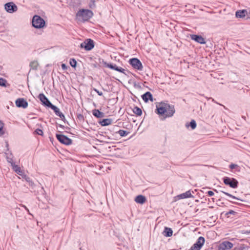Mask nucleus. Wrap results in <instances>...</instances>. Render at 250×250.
<instances>
[{
	"mask_svg": "<svg viewBox=\"0 0 250 250\" xmlns=\"http://www.w3.org/2000/svg\"><path fill=\"white\" fill-rule=\"evenodd\" d=\"M190 38L198 43H199L200 44H205L206 43V42L205 41L204 38L201 36V35H190Z\"/></svg>",
	"mask_w": 250,
	"mask_h": 250,
	"instance_id": "12",
	"label": "nucleus"
},
{
	"mask_svg": "<svg viewBox=\"0 0 250 250\" xmlns=\"http://www.w3.org/2000/svg\"><path fill=\"white\" fill-rule=\"evenodd\" d=\"M39 65V63L37 61H32L29 64L30 70H37L38 68Z\"/></svg>",
	"mask_w": 250,
	"mask_h": 250,
	"instance_id": "20",
	"label": "nucleus"
},
{
	"mask_svg": "<svg viewBox=\"0 0 250 250\" xmlns=\"http://www.w3.org/2000/svg\"><path fill=\"white\" fill-rule=\"evenodd\" d=\"M205 238L202 236H200L198 238L195 243L198 244L199 246L202 247L205 243Z\"/></svg>",
	"mask_w": 250,
	"mask_h": 250,
	"instance_id": "27",
	"label": "nucleus"
},
{
	"mask_svg": "<svg viewBox=\"0 0 250 250\" xmlns=\"http://www.w3.org/2000/svg\"><path fill=\"white\" fill-rule=\"evenodd\" d=\"M104 64L106 67L109 68L111 69L117 70L119 67L116 64H113L111 63H108L106 62H104Z\"/></svg>",
	"mask_w": 250,
	"mask_h": 250,
	"instance_id": "25",
	"label": "nucleus"
},
{
	"mask_svg": "<svg viewBox=\"0 0 250 250\" xmlns=\"http://www.w3.org/2000/svg\"><path fill=\"white\" fill-rule=\"evenodd\" d=\"M56 137L60 143L64 145H70L72 143V141L71 139L64 135L57 134Z\"/></svg>",
	"mask_w": 250,
	"mask_h": 250,
	"instance_id": "6",
	"label": "nucleus"
},
{
	"mask_svg": "<svg viewBox=\"0 0 250 250\" xmlns=\"http://www.w3.org/2000/svg\"><path fill=\"white\" fill-rule=\"evenodd\" d=\"M112 121L111 119H104L100 122V124L102 126H106L110 125Z\"/></svg>",
	"mask_w": 250,
	"mask_h": 250,
	"instance_id": "23",
	"label": "nucleus"
},
{
	"mask_svg": "<svg viewBox=\"0 0 250 250\" xmlns=\"http://www.w3.org/2000/svg\"><path fill=\"white\" fill-rule=\"evenodd\" d=\"M233 247V244L229 241H224L219 245V248L221 250H229Z\"/></svg>",
	"mask_w": 250,
	"mask_h": 250,
	"instance_id": "11",
	"label": "nucleus"
},
{
	"mask_svg": "<svg viewBox=\"0 0 250 250\" xmlns=\"http://www.w3.org/2000/svg\"><path fill=\"white\" fill-rule=\"evenodd\" d=\"M22 207H23L27 211V212L29 214H31L29 212V210L28 209V208L24 205H22Z\"/></svg>",
	"mask_w": 250,
	"mask_h": 250,
	"instance_id": "43",
	"label": "nucleus"
},
{
	"mask_svg": "<svg viewBox=\"0 0 250 250\" xmlns=\"http://www.w3.org/2000/svg\"><path fill=\"white\" fill-rule=\"evenodd\" d=\"M6 81L3 79L0 78V86H6Z\"/></svg>",
	"mask_w": 250,
	"mask_h": 250,
	"instance_id": "37",
	"label": "nucleus"
},
{
	"mask_svg": "<svg viewBox=\"0 0 250 250\" xmlns=\"http://www.w3.org/2000/svg\"><path fill=\"white\" fill-rule=\"evenodd\" d=\"M201 248L198 244L195 243L188 250H200Z\"/></svg>",
	"mask_w": 250,
	"mask_h": 250,
	"instance_id": "32",
	"label": "nucleus"
},
{
	"mask_svg": "<svg viewBox=\"0 0 250 250\" xmlns=\"http://www.w3.org/2000/svg\"><path fill=\"white\" fill-rule=\"evenodd\" d=\"M129 63L133 68L138 70H142L143 65L141 61L137 58H132L129 60Z\"/></svg>",
	"mask_w": 250,
	"mask_h": 250,
	"instance_id": "7",
	"label": "nucleus"
},
{
	"mask_svg": "<svg viewBox=\"0 0 250 250\" xmlns=\"http://www.w3.org/2000/svg\"><path fill=\"white\" fill-rule=\"evenodd\" d=\"M157 105V114L159 118L162 121L167 118L172 117L175 113L174 106L170 105L167 102H161Z\"/></svg>",
	"mask_w": 250,
	"mask_h": 250,
	"instance_id": "1",
	"label": "nucleus"
},
{
	"mask_svg": "<svg viewBox=\"0 0 250 250\" xmlns=\"http://www.w3.org/2000/svg\"><path fill=\"white\" fill-rule=\"evenodd\" d=\"M116 71L125 74V69L122 67H119Z\"/></svg>",
	"mask_w": 250,
	"mask_h": 250,
	"instance_id": "40",
	"label": "nucleus"
},
{
	"mask_svg": "<svg viewBox=\"0 0 250 250\" xmlns=\"http://www.w3.org/2000/svg\"><path fill=\"white\" fill-rule=\"evenodd\" d=\"M224 183L232 188H236L238 186V181L234 178L224 177L223 178Z\"/></svg>",
	"mask_w": 250,
	"mask_h": 250,
	"instance_id": "4",
	"label": "nucleus"
},
{
	"mask_svg": "<svg viewBox=\"0 0 250 250\" xmlns=\"http://www.w3.org/2000/svg\"><path fill=\"white\" fill-rule=\"evenodd\" d=\"M38 98L42 103V104L46 106L51 108V107L53 105L43 93L40 94Z\"/></svg>",
	"mask_w": 250,
	"mask_h": 250,
	"instance_id": "9",
	"label": "nucleus"
},
{
	"mask_svg": "<svg viewBox=\"0 0 250 250\" xmlns=\"http://www.w3.org/2000/svg\"><path fill=\"white\" fill-rule=\"evenodd\" d=\"M250 248V247L245 244H241L239 248V250H249Z\"/></svg>",
	"mask_w": 250,
	"mask_h": 250,
	"instance_id": "35",
	"label": "nucleus"
},
{
	"mask_svg": "<svg viewBox=\"0 0 250 250\" xmlns=\"http://www.w3.org/2000/svg\"><path fill=\"white\" fill-rule=\"evenodd\" d=\"M94 47V41L90 39H87L80 44V47L84 48L86 51L92 50Z\"/></svg>",
	"mask_w": 250,
	"mask_h": 250,
	"instance_id": "5",
	"label": "nucleus"
},
{
	"mask_svg": "<svg viewBox=\"0 0 250 250\" xmlns=\"http://www.w3.org/2000/svg\"><path fill=\"white\" fill-rule=\"evenodd\" d=\"M187 126H190L192 129H194L196 127V123L195 120H192L189 125H186Z\"/></svg>",
	"mask_w": 250,
	"mask_h": 250,
	"instance_id": "30",
	"label": "nucleus"
},
{
	"mask_svg": "<svg viewBox=\"0 0 250 250\" xmlns=\"http://www.w3.org/2000/svg\"><path fill=\"white\" fill-rule=\"evenodd\" d=\"M178 197L179 199H185L189 197H193L192 195L190 190H188L185 193H182L178 195Z\"/></svg>",
	"mask_w": 250,
	"mask_h": 250,
	"instance_id": "19",
	"label": "nucleus"
},
{
	"mask_svg": "<svg viewBox=\"0 0 250 250\" xmlns=\"http://www.w3.org/2000/svg\"><path fill=\"white\" fill-rule=\"evenodd\" d=\"M247 9L248 13V17L250 18V7H248Z\"/></svg>",
	"mask_w": 250,
	"mask_h": 250,
	"instance_id": "44",
	"label": "nucleus"
},
{
	"mask_svg": "<svg viewBox=\"0 0 250 250\" xmlns=\"http://www.w3.org/2000/svg\"><path fill=\"white\" fill-rule=\"evenodd\" d=\"M55 112V114L57 116L60 117V118L64 122L65 118V116L63 113H62L60 111L59 108H58L56 106L53 105L51 108Z\"/></svg>",
	"mask_w": 250,
	"mask_h": 250,
	"instance_id": "13",
	"label": "nucleus"
},
{
	"mask_svg": "<svg viewBox=\"0 0 250 250\" xmlns=\"http://www.w3.org/2000/svg\"><path fill=\"white\" fill-rule=\"evenodd\" d=\"M4 8L9 13H13L18 10L17 6L13 2H10L5 4Z\"/></svg>",
	"mask_w": 250,
	"mask_h": 250,
	"instance_id": "8",
	"label": "nucleus"
},
{
	"mask_svg": "<svg viewBox=\"0 0 250 250\" xmlns=\"http://www.w3.org/2000/svg\"><path fill=\"white\" fill-rule=\"evenodd\" d=\"M97 93L98 94V95L99 96H102L103 95V93L101 92V91H98Z\"/></svg>",
	"mask_w": 250,
	"mask_h": 250,
	"instance_id": "45",
	"label": "nucleus"
},
{
	"mask_svg": "<svg viewBox=\"0 0 250 250\" xmlns=\"http://www.w3.org/2000/svg\"><path fill=\"white\" fill-rule=\"evenodd\" d=\"M156 228V224L155 226V229Z\"/></svg>",
	"mask_w": 250,
	"mask_h": 250,
	"instance_id": "52",
	"label": "nucleus"
},
{
	"mask_svg": "<svg viewBox=\"0 0 250 250\" xmlns=\"http://www.w3.org/2000/svg\"><path fill=\"white\" fill-rule=\"evenodd\" d=\"M93 90L95 91L96 93L97 92V91H98V89H97L96 88H93Z\"/></svg>",
	"mask_w": 250,
	"mask_h": 250,
	"instance_id": "48",
	"label": "nucleus"
},
{
	"mask_svg": "<svg viewBox=\"0 0 250 250\" xmlns=\"http://www.w3.org/2000/svg\"><path fill=\"white\" fill-rule=\"evenodd\" d=\"M6 159L8 163L12 164V163H14L13 161V155L11 152L5 153Z\"/></svg>",
	"mask_w": 250,
	"mask_h": 250,
	"instance_id": "21",
	"label": "nucleus"
},
{
	"mask_svg": "<svg viewBox=\"0 0 250 250\" xmlns=\"http://www.w3.org/2000/svg\"><path fill=\"white\" fill-rule=\"evenodd\" d=\"M155 112L156 113V109H155Z\"/></svg>",
	"mask_w": 250,
	"mask_h": 250,
	"instance_id": "51",
	"label": "nucleus"
},
{
	"mask_svg": "<svg viewBox=\"0 0 250 250\" xmlns=\"http://www.w3.org/2000/svg\"><path fill=\"white\" fill-rule=\"evenodd\" d=\"M21 176L28 183L29 185L30 186L33 187L34 186V182L32 181V180L30 179V177H29L28 176L24 174H23V175Z\"/></svg>",
	"mask_w": 250,
	"mask_h": 250,
	"instance_id": "24",
	"label": "nucleus"
},
{
	"mask_svg": "<svg viewBox=\"0 0 250 250\" xmlns=\"http://www.w3.org/2000/svg\"><path fill=\"white\" fill-rule=\"evenodd\" d=\"M61 66H62V68L63 70H65L67 69V66H66V65L64 63H62V64L61 65Z\"/></svg>",
	"mask_w": 250,
	"mask_h": 250,
	"instance_id": "41",
	"label": "nucleus"
},
{
	"mask_svg": "<svg viewBox=\"0 0 250 250\" xmlns=\"http://www.w3.org/2000/svg\"><path fill=\"white\" fill-rule=\"evenodd\" d=\"M3 123L0 120V136L4 134V132L3 130Z\"/></svg>",
	"mask_w": 250,
	"mask_h": 250,
	"instance_id": "36",
	"label": "nucleus"
},
{
	"mask_svg": "<svg viewBox=\"0 0 250 250\" xmlns=\"http://www.w3.org/2000/svg\"><path fill=\"white\" fill-rule=\"evenodd\" d=\"M162 234L165 237H170L172 235L173 231L171 228L165 227L164 230L163 231Z\"/></svg>",
	"mask_w": 250,
	"mask_h": 250,
	"instance_id": "17",
	"label": "nucleus"
},
{
	"mask_svg": "<svg viewBox=\"0 0 250 250\" xmlns=\"http://www.w3.org/2000/svg\"><path fill=\"white\" fill-rule=\"evenodd\" d=\"M95 0H90L89 6L91 9H94L96 7Z\"/></svg>",
	"mask_w": 250,
	"mask_h": 250,
	"instance_id": "34",
	"label": "nucleus"
},
{
	"mask_svg": "<svg viewBox=\"0 0 250 250\" xmlns=\"http://www.w3.org/2000/svg\"><path fill=\"white\" fill-rule=\"evenodd\" d=\"M246 15L248 16V13L247 9L238 10L235 13V16L237 18H244Z\"/></svg>",
	"mask_w": 250,
	"mask_h": 250,
	"instance_id": "15",
	"label": "nucleus"
},
{
	"mask_svg": "<svg viewBox=\"0 0 250 250\" xmlns=\"http://www.w3.org/2000/svg\"><path fill=\"white\" fill-rule=\"evenodd\" d=\"M146 198L145 197V196L142 195H139L137 196L134 199V201L137 203L140 204H144L146 202Z\"/></svg>",
	"mask_w": 250,
	"mask_h": 250,
	"instance_id": "18",
	"label": "nucleus"
},
{
	"mask_svg": "<svg viewBox=\"0 0 250 250\" xmlns=\"http://www.w3.org/2000/svg\"><path fill=\"white\" fill-rule=\"evenodd\" d=\"M8 146V144L7 143H6V146Z\"/></svg>",
	"mask_w": 250,
	"mask_h": 250,
	"instance_id": "50",
	"label": "nucleus"
},
{
	"mask_svg": "<svg viewBox=\"0 0 250 250\" xmlns=\"http://www.w3.org/2000/svg\"><path fill=\"white\" fill-rule=\"evenodd\" d=\"M142 98L145 103L148 102L149 100L151 101V102L153 101L152 95L150 92L148 91L142 95Z\"/></svg>",
	"mask_w": 250,
	"mask_h": 250,
	"instance_id": "14",
	"label": "nucleus"
},
{
	"mask_svg": "<svg viewBox=\"0 0 250 250\" xmlns=\"http://www.w3.org/2000/svg\"><path fill=\"white\" fill-rule=\"evenodd\" d=\"M16 105L18 107L26 108L28 106L27 102L23 98H19L15 102Z\"/></svg>",
	"mask_w": 250,
	"mask_h": 250,
	"instance_id": "10",
	"label": "nucleus"
},
{
	"mask_svg": "<svg viewBox=\"0 0 250 250\" xmlns=\"http://www.w3.org/2000/svg\"><path fill=\"white\" fill-rule=\"evenodd\" d=\"M233 204H236V205H239L240 204L238 203H237V202H232V201H230Z\"/></svg>",
	"mask_w": 250,
	"mask_h": 250,
	"instance_id": "47",
	"label": "nucleus"
},
{
	"mask_svg": "<svg viewBox=\"0 0 250 250\" xmlns=\"http://www.w3.org/2000/svg\"><path fill=\"white\" fill-rule=\"evenodd\" d=\"M59 126L60 127H61V128H62V129H64V125H59Z\"/></svg>",
	"mask_w": 250,
	"mask_h": 250,
	"instance_id": "46",
	"label": "nucleus"
},
{
	"mask_svg": "<svg viewBox=\"0 0 250 250\" xmlns=\"http://www.w3.org/2000/svg\"><path fill=\"white\" fill-rule=\"evenodd\" d=\"M207 193L208 195V196H212L214 195V192L211 190L208 191L207 192Z\"/></svg>",
	"mask_w": 250,
	"mask_h": 250,
	"instance_id": "42",
	"label": "nucleus"
},
{
	"mask_svg": "<svg viewBox=\"0 0 250 250\" xmlns=\"http://www.w3.org/2000/svg\"><path fill=\"white\" fill-rule=\"evenodd\" d=\"M32 23L33 26L37 29L43 28L45 24L44 20L38 15L34 16Z\"/></svg>",
	"mask_w": 250,
	"mask_h": 250,
	"instance_id": "3",
	"label": "nucleus"
},
{
	"mask_svg": "<svg viewBox=\"0 0 250 250\" xmlns=\"http://www.w3.org/2000/svg\"><path fill=\"white\" fill-rule=\"evenodd\" d=\"M214 191L216 192H218V191L216 189H214Z\"/></svg>",
	"mask_w": 250,
	"mask_h": 250,
	"instance_id": "49",
	"label": "nucleus"
},
{
	"mask_svg": "<svg viewBox=\"0 0 250 250\" xmlns=\"http://www.w3.org/2000/svg\"><path fill=\"white\" fill-rule=\"evenodd\" d=\"M11 167L14 171H15L18 174L21 176H22L23 174V172L21 170V167L15 165V163H12L11 164Z\"/></svg>",
	"mask_w": 250,
	"mask_h": 250,
	"instance_id": "16",
	"label": "nucleus"
},
{
	"mask_svg": "<svg viewBox=\"0 0 250 250\" xmlns=\"http://www.w3.org/2000/svg\"><path fill=\"white\" fill-rule=\"evenodd\" d=\"M93 115L97 118H101L104 116V113L100 111L98 109H94L92 111Z\"/></svg>",
	"mask_w": 250,
	"mask_h": 250,
	"instance_id": "22",
	"label": "nucleus"
},
{
	"mask_svg": "<svg viewBox=\"0 0 250 250\" xmlns=\"http://www.w3.org/2000/svg\"><path fill=\"white\" fill-rule=\"evenodd\" d=\"M229 168L231 169H235L236 171H239L240 170V167L237 165L231 164L229 166Z\"/></svg>",
	"mask_w": 250,
	"mask_h": 250,
	"instance_id": "31",
	"label": "nucleus"
},
{
	"mask_svg": "<svg viewBox=\"0 0 250 250\" xmlns=\"http://www.w3.org/2000/svg\"><path fill=\"white\" fill-rule=\"evenodd\" d=\"M69 63L72 67L75 68L77 65V62L75 59L72 58L70 59Z\"/></svg>",
	"mask_w": 250,
	"mask_h": 250,
	"instance_id": "33",
	"label": "nucleus"
},
{
	"mask_svg": "<svg viewBox=\"0 0 250 250\" xmlns=\"http://www.w3.org/2000/svg\"><path fill=\"white\" fill-rule=\"evenodd\" d=\"M118 133L122 137L126 136L129 133L127 131L120 129L118 131Z\"/></svg>",
	"mask_w": 250,
	"mask_h": 250,
	"instance_id": "28",
	"label": "nucleus"
},
{
	"mask_svg": "<svg viewBox=\"0 0 250 250\" xmlns=\"http://www.w3.org/2000/svg\"><path fill=\"white\" fill-rule=\"evenodd\" d=\"M236 213V212L233 210H230L229 211L226 213L225 215L227 216L228 217H229V214H233L234 215Z\"/></svg>",
	"mask_w": 250,
	"mask_h": 250,
	"instance_id": "39",
	"label": "nucleus"
},
{
	"mask_svg": "<svg viewBox=\"0 0 250 250\" xmlns=\"http://www.w3.org/2000/svg\"><path fill=\"white\" fill-rule=\"evenodd\" d=\"M93 12L88 9H80L76 14V18L78 20L82 21H88L93 16Z\"/></svg>",
	"mask_w": 250,
	"mask_h": 250,
	"instance_id": "2",
	"label": "nucleus"
},
{
	"mask_svg": "<svg viewBox=\"0 0 250 250\" xmlns=\"http://www.w3.org/2000/svg\"><path fill=\"white\" fill-rule=\"evenodd\" d=\"M220 191L221 192H222L223 193H224V194H225V195H227V196H229V197H231V198H232L233 199H237L238 200H240L241 201H243V200H241V199H239V198H237V197H235V196H234L229 194L228 192H225V191H222V190H221Z\"/></svg>",
	"mask_w": 250,
	"mask_h": 250,
	"instance_id": "29",
	"label": "nucleus"
},
{
	"mask_svg": "<svg viewBox=\"0 0 250 250\" xmlns=\"http://www.w3.org/2000/svg\"><path fill=\"white\" fill-rule=\"evenodd\" d=\"M132 111L134 114L137 116H141L142 114V111L141 109L138 106H135Z\"/></svg>",
	"mask_w": 250,
	"mask_h": 250,
	"instance_id": "26",
	"label": "nucleus"
},
{
	"mask_svg": "<svg viewBox=\"0 0 250 250\" xmlns=\"http://www.w3.org/2000/svg\"><path fill=\"white\" fill-rule=\"evenodd\" d=\"M35 132L36 134H37L39 135H41V136H42L43 134L42 130V129H39V128L36 129L35 131Z\"/></svg>",
	"mask_w": 250,
	"mask_h": 250,
	"instance_id": "38",
	"label": "nucleus"
}]
</instances>
